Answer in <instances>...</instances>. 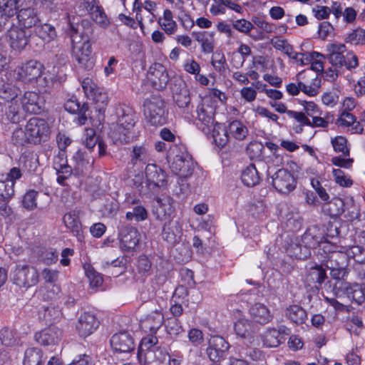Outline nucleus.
Masks as SVG:
<instances>
[{
	"mask_svg": "<svg viewBox=\"0 0 365 365\" xmlns=\"http://www.w3.org/2000/svg\"><path fill=\"white\" fill-rule=\"evenodd\" d=\"M9 42L11 48L16 51H21L29 44L31 36L30 31L19 27H12L8 31Z\"/></svg>",
	"mask_w": 365,
	"mask_h": 365,
	"instance_id": "14",
	"label": "nucleus"
},
{
	"mask_svg": "<svg viewBox=\"0 0 365 365\" xmlns=\"http://www.w3.org/2000/svg\"><path fill=\"white\" fill-rule=\"evenodd\" d=\"M14 182L12 180H0V200L10 201L14 195Z\"/></svg>",
	"mask_w": 365,
	"mask_h": 365,
	"instance_id": "46",
	"label": "nucleus"
},
{
	"mask_svg": "<svg viewBox=\"0 0 365 365\" xmlns=\"http://www.w3.org/2000/svg\"><path fill=\"white\" fill-rule=\"evenodd\" d=\"M332 173L335 182L340 186L349 187L352 185V180L341 169H334Z\"/></svg>",
	"mask_w": 365,
	"mask_h": 365,
	"instance_id": "57",
	"label": "nucleus"
},
{
	"mask_svg": "<svg viewBox=\"0 0 365 365\" xmlns=\"http://www.w3.org/2000/svg\"><path fill=\"white\" fill-rule=\"evenodd\" d=\"M21 0H0V11L10 17L17 14Z\"/></svg>",
	"mask_w": 365,
	"mask_h": 365,
	"instance_id": "47",
	"label": "nucleus"
},
{
	"mask_svg": "<svg viewBox=\"0 0 365 365\" xmlns=\"http://www.w3.org/2000/svg\"><path fill=\"white\" fill-rule=\"evenodd\" d=\"M163 322L164 316L163 313L160 311L155 310L148 314L145 319L140 322V326L152 333H156L163 325Z\"/></svg>",
	"mask_w": 365,
	"mask_h": 365,
	"instance_id": "29",
	"label": "nucleus"
},
{
	"mask_svg": "<svg viewBox=\"0 0 365 365\" xmlns=\"http://www.w3.org/2000/svg\"><path fill=\"white\" fill-rule=\"evenodd\" d=\"M156 202L157 205L154 211L156 218L160 221L173 220L171 217L174 212L173 200L170 197H165L164 198H158Z\"/></svg>",
	"mask_w": 365,
	"mask_h": 365,
	"instance_id": "23",
	"label": "nucleus"
},
{
	"mask_svg": "<svg viewBox=\"0 0 365 365\" xmlns=\"http://www.w3.org/2000/svg\"><path fill=\"white\" fill-rule=\"evenodd\" d=\"M165 327L168 334L172 336H176L183 331V329L180 321L175 317L169 318L168 319Z\"/></svg>",
	"mask_w": 365,
	"mask_h": 365,
	"instance_id": "56",
	"label": "nucleus"
},
{
	"mask_svg": "<svg viewBox=\"0 0 365 365\" xmlns=\"http://www.w3.org/2000/svg\"><path fill=\"white\" fill-rule=\"evenodd\" d=\"M332 247L329 243L324 245L322 250L326 256L323 262L327 268L330 269L331 277L337 282H341L344 280L349 273L347 255L344 251L331 250Z\"/></svg>",
	"mask_w": 365,
	"mask_h": 365,
	"instance_id": "4",
	"label": "nucleus"
},
{
	"mask_svg": "<svg viewBox=\"0 0 365 365\" xmlns=\"http://www.w3.org/2000/svg\"><path fill=\"white\" fill-rule=\"evenodd\" d=\"M99 322L96 316L89 312L81 314L76 324V329L81 336L91 335L98 327Z\"/></svg>",
	"mask_w": 365,
	"mask_h": 365,
	"instance_id": "20",
	"label": "nucleus"
},
{
	"mask_svg": "<svg viewBox=\"0 0 365 365\" xmlns=\"http://www.w3.org/2000/svg\"><path fill=\"white\" fill-rule=\"evenodd\" d=\"M347 255V259H354L356 262L363 263L365 260V250L358 245H354L346 248L344 251Z\"/></svg>",
	"mask_w": 365,
	"mask_h": 365,
	"instance_id": "54",
	"label": "nucleus"
},
{
	"mask_svg": "<svg viewBox=\"0 0 365 365\" xmlns=\"http://www.w3.org/2000/svg\"><path fill=\"white\" fill-rule=\"evenodd\" d=\"M284 340L274 328H268L264 335L263 344L267 347H277Z\"/></svg>",
	"mask_w": 365,
	"mask_h": 365,
	"instance_id": "43",
	"label": "nucleus"
},
{
	"mask_svg": "<svg viewBox=\"0 0 365 365\" xmlns=\"http://www.w3.org/2000/svg\"><path fill=\"white\" fill-rule=\"evenodd\" d=\"M346 42L352 45H365V29L358 27L346 37Z\"/></svg>",
	"mask_w": 365,
	"mask_h": 365,
	"instance_id": "48",
	"label": "nucleus"
},
{
	"mask_svg": "<svg viewBox=\"0 0 365 365\" xmlns=\"http://www.w3.org/2000/svg\"><path fill=\"white\" fill-rule=\"evenodd\" d=\"M331 52L328 55L327 59L331 67L325 71L327 77L334 80L338 76L345 71L351 70L358 66V58L353 52H347L344 54L345 46L344 44L331 45Z\"/></svg>",
	"mask_w": 365,
	"mask_h": 365,
	"instance_id": "1",
	"label": "nucleus"
},
{
	"mask_svg": "<svg viewBox=\"0 0 365 365\" xmlns=\"http://www.w3.org/2000/svg\"><path fill=\"white\" fill-rule=\"evenodd\" d=\"M212 137L217 146L224 147L228 142L230 135L228 134L227 130L222 129L221 134L219 130H217L215 128H214Z\"/></svg>",
	"mask_w": 365,
	"mask_h": 365,
	"instance_id": "64",
	"label": "nucleus"
},
{
	"mask_svg": "<svg viewBox=\"0 0 365 365\" xmlns=\"http://www.w3.org/2000/svg\"><path fill=\"white\" fill-rule=\"evenodd\" d=\"M274 187L281 193H289L296 187V180L293 175L286 169H279L272 178Z\"/></svg>",
	"mask_w": 365,
	"mask_h": 365,
	"instance_id": "11",
	"label": "nucleus"
},
{
	"mask_svg": "<svg viewBox=\"0 0 365 365\" xmlns=\"http://www.w3.org/2000/svg\"><path fill=\"white\" fill-rule=\"evenodd\" d=\"M156 336L143 338L138 347V359L144 365H170V356L165 349L157 346Z\"/></svg>",
	"mask_w": 365,
	"mask_h": 365,
	"instance_id": "2",
	"label": "nucleus"
},
{
	"mask_svg": "<svg viewBox=\"0 0 365 365\" xmlns=\"http://www.w3.org/2000/svg\"><path fill=\"white\" fill-rule=\"evenodd\" d=\"M99 140L98 137L96 135V131L93 128H86L85 130L84 138L83 139V144L86 147L92 150Z\"/></svg>",
	"mask_w": 365,
	"mask_h": 365,
	"instance_id": "59",
	"label": "nucleus"
},
{
	"mask_svg": "<svg viewBox=\"0 0 365 365\" xmlns=\"http://www.w3.org/2000/svg\"><path fill=\"white\" fill-rule=\"evenodd\" d=\"M89 98H91L94 101L96 104V109L99 113H104L108 102V96L106 93H102L98 89L94 93V95L91 96Z\"/></svg>",
	"mask_w": 365,
	"mask_h": 365,
	"instance_id": "55",
	"label": "nucleus"
},
{
	"mask_svg": "<svg viewBox=\"0 0 365 365\" xmlns=\"http://www.w3.org/2000/svg\"><path fill=\"white\" fill-rule=\"evenodd\" d=\"M21 109L29 114H38L43 110V101L36 92L26 91L21 99Z\"/></svg>",
	"mask_w": 365,
	"mask_h": 365,
	"instance_id": "19",
	"label": "nucleus"
},
{
	"mask_svg": "<svg viewBox=\"0 0 365 365\" xmlns=\"http://www.w3.org/2000/svg\"><path fill=\"white\" fill-rule=\"evenodd\" d=\"M11 141L16 146H24L30 144V138L27 135L26 129L16 128L12 133Z\"/></svg>",
	"mask_w": 365,
	"mask_h": 365,
	"instance_id": "49",
	"label": "nucleus"
},
{
	"mask_svg": "<svg viewBox=\"0 0 365 365\" xmlns=\"http://www.w3.org/2000/svg\"><path fill=\"white\" fill-rule=\"evenodd\" d=\"M140 240L139 233L135 228L125 227L120 232V247L129 252L135 249Z\"/></svg>",
	"mask_w": 365,
	"mask_h": 365,
	"instance_id": "22",
	"label": "nucleus"
},
{
	"mask_svg": "<svg viewBox=\"0 0 365 365\" xmlns=\"http://www.w3.org/2000/svg\"><path fill=\"white\" fill-rule=\"evenodd\" d=\"M149 152L145 146L135 145L130 154V164L133 168L140 170L149 160Z\"/></svg>",
	"mask_w": 365,
	"mask_h": 365,
	"instance_id": "26",
	"label": "nucleus"
},
{
	"mask_svg": "<svg viewBox=\"0 0 365 365\" xmlns=\"http://www.w3.org/2000/svg\"><path fill=\"white\" fill-rule=\"evenodd\" d=\"M19 90L14 86L6 83L0 88V98L10 102L16 100L18 96Z\"/></svg>",
	"mask_w": 365,
	"mask_h": 365,
	"instance_id": "53",
	"label": "nucleus"
},
{
	"mask_svg": "<svg viewBox=\"0 0 365 365\" xmlns=\"http://www.w3.org/2000/svg\"><path fill=\"white\" fill-rule=\"evenodd\" d=\"M145 176L150 183L155 186H163L166 181L165 172L155 163H148L145 167Z\"/></svg>",
	"mask_w": 365,
	"mask_h": 365,
	"instance_id": "25",
	"label": "nucleus"
},
{
	"mask_svg": "<svg viewBox=\"0 0 365 365\" xmlns=\"http://www.w3.org/2000/svg\"><path fill=\"white\" fill-rule=\"evenodd\" d=\"M38 192L34 190L28 191L24 196L22 201L23 206L28 210H34L36 206V197L38 196Z\"/></svg>",
	"mask_w": 365,
	"mask_h": 365,
	"instance_id": "58",
	"label": "nucleus"
},
{
	"mask_svg": "<svg viewBox=\"0 0 365 365\" xmlns=\"http://www.w3.org/2000/svg\"><path fill=\"white\" fill-rule=\"evenodd\" d=\"M46 357L43 351L36 347L29 348L24 354V365H43Z\"/></svg>",
	"mask_w": 365,
	"mask_h": 365,
	"instance_id": "32",
	"label": "nucleus"
},
{
	"mask_svg": "<svg viewBox=\"0 0 365 365\" xmlns=\"http://www.w3.org/2000/svg\"><path fill=\"white\" fill-rule=\"evenodd\" d=\"M241 179L245 185L254 187L259 183L261 177L255 165L250 164L242 170Z\"/></svg>",
	"mask_w": 365,
	"mask_h": 365,
	"instance_id": "33",
	"label": "nucleus"
},
{
	"mask_svg": "<svg viewBox=\"0 0 365 365\" xmlns=\"http://www.w3.org/2000/svg\"><path fill=\"white\" fill-rule=\"evenodd\" d=\"M194 39L200 43L202 52L211 53L215 45V33L207 31H192L191 34Z\"/></svg>",
	"mask_w": 365,
	"mask_h": 365,
	"instance_id": "24",
	"label": "nucleus"
},
{
	"mask_svg": "<svg viewBox=\"0 0 365 365\" xmlns=\"http://www.w3.org/2000/svg\"><path fill=\"white\" fill-rule=\"evenodd\" d=\"M271 43L274 48L281 51L290 58L298 60V56L299 55L304 56L303 53L295 52L292 46H291L285 39L280 37H275L272 38Z\"/></svg>",
	"mask_w": 365,
	"mask_h": 365,
	"instance_id": "39",
	"label": "nucleus"
},
{
	"mask_svg": "<svg viewBox=\"0 0 365 365\" xmlns=\"http://www.w3.org/2000/svg\"><path fill=\"white\" fill-rule=\"evenodd\" d=\"M20 165L24 171L32 173L38 166V158L31 153H25L19 159Z\"/></svg>",
	"mask_w": 365,
	"mask_h": 365,
	"instance_id": "40",
	"label": "nucleus"
},
{
	"mask_svg": "<svg viewBox=\"0 0 365 365\" xmlns=\"http://www.w3.org/2000/svg\"><path fill=\"white\" fill-rule=\"evenodd\" d=\"M11 279L18 287L28 289L38 282L39 274L34 267L19 265L11 273Z\"/></svg>",
	"mask_w": 365,
	"mask_h": 365,
	"instance_id": "7",
	"label": "nucleus"
},
{
	"mask_svg": "<svg viewBox=\"0 0 365 365\" xmlns=\"http://www.w3.org/2000/svg\"><path fill=\"white\" fill-rule=\"evenodd\" d=\"M327 279L326 270L322 265L315 264L309 268L306 274V281L309 284L322 285Z\"/></svg>",
	"mask_w": 365,
	"mask_h": 365,
	"instance_id": "34",
	"label": "nucleus"
},
{
	"mask_svg": "<svg viewBox=\"0 0 365 365\" xmlns=\"http://www.w3.org/2000/svg\"><path fill=\"white\" fill-rule=\"evenodd\" d=\"M324 210L330 216H339L345 211L344 200L335 197L324 205Z\"/></svg>",
	"mask_w": 365,
	"mask_h": 365,
	"instance_id": "41",
	"label": "nucleus"
},
{
	"mask_svg": "<svg viewBox=\"0 0 365 365\" xmlns=\"http://www.w3.org/2000/svg\"><path fill=\"white\" fill-rule=\"evenodd\" d=\"M21 108V107H20L17 99L10 101L6 110L7 118L12 123L19 122L21 118L20 115Z\"/></svg>",
	"mask_w": 365,
	"mask_h": 365,
	"instance_id": "50",
	"label": "nucleus"
},
{
	"mask_svg": "<svg viewBox=\"0 0 365 365\" xmlns=\"http://www.w3.org/2000/svg\"><path fill=\"white\" fill-rule=\"evenodd\" d=\"M27 135L30 138V144L38 145L46 141L50 133V128L46 120L33 117L26 125Z\"/></svg>",
	"mask_w": 365,
	"mask_h": 365,
	"instance_id": "6",
	"label": "nucleus"
},
{
	"mask_svg": "<svg viewBox=\"0 0 365 365\" xmlns=\"http://www.w3.org/2000/svg\"><path fill=\"white\" fill-rule=\"evenodd\" d=\"M345 209L347 210L349 217L351 220L359 219L360 217L359 208L356 206L352 197H347L345 201Z\"/></svg>",
	"mask_w": 365,
	"mask_h": 365,
	"instance_id": "63",
	"label": "nucleus"
},
{
	"mask_svg": "<svg viewBox=\"0 0 365 365\" xmlns=\"http://www.w3.org/2000/svg\"><path fill=\"white\" fill-rule=\"evenodd\" d=\"M194 168L195 165L192 159L185 153L175 155L170 165L172 172L181 178L190 176Z\"/></svg>",
	"mask_w": 365,
	"mask_h": 365,
	"instance_id": "12",
	"label": "nucleus"
},
{
	"mask_svg": "<svg viewBox=\"0 0 365 365\" xmlns=\"http://www.w3.org/2000/svg\"><path fill=\"white\" fill-rule=\"evenodd\" d=\"M285 316L297 325L303 324L307 319L306 310L296 304L291 305L286 309Z\"/></svg>",
	"mask_w": 365,
	"mask_h": 365,
	"instance_id": "35",
	"label": "nucleus"
},
{
	"mask_svg": "<svg viewBox=\"0 0 365 365\" xmlns=\"http://www.w3.org/2000/svg\"><path fill=\"white\" fill-rule=\"evenodd\" d=\"M288 252L291 256L299 259L307 258V255L309 254L306 247H302L298 244L292 245L290 247L288 248Z\"/></svg>",
	"mask_w": 365,
	"mask_h": 365,
	"instance_id": "62",
	"label": "nucleus"
},
{
	"mask_svg": "<svg viewBox=\"0 0 365 365\" xmlns=\"http://www.w3.org/2000/svg\"><path fill=\"white\" fill-rule=\"evenodd\" d=\"M93 34V29L88 28L85 33L82 34L81 38L83 41L80 47L73 46L74 57L79 65L86 69L93 68L94 63L92 58V49L90 43V36Z\"/></svg>",
	"mask_w": 365,
	"mask_h": 365,
	"instance_id": "8",
	"label": "nucleus"
},
{
	"mask_svg": "<svg viewBox=\"0 0 365 365\" xmlns=\"http://www.w3.org/2000/svg\"><path fill=\"white\" fill-rule=\"evenodd\" d=\"M62 336V331L55 326H50L35 334L36 341L43 346L57 344Z\"/></svg>",
	"mask_w": 365,
	"mask_h": 365,
	"instance_id": "21",
	"label": "nucleus"
},
{
	"mask_svg": "<svg viewBox=\"0 0 365 365\" xmlns=\"http://www.w3.org/2000/svg\"><path fill=\"white\" fill-rule=\"evenodd\" d=\"M148 79L155 89L163 90L169 81L166 68L159 63L153 64L149 68Z\"/></svg>",
	"mask_w": 365,
	"mask_h": 365,
	"instance_id": "16",
	"label": "nucleus"
},
{
	"mask_svg": "<svg viewBox=\"0 0 365 365\" xmlns=\"http://www.w3.org/2000/svg\"><path fill=\"white\" fill-rule=\"evenodd\" d=\"M235 331L237 336L242 339L252 338L257 331V326L246 319H240L235 323Z\"/></svg>",
	"mask_w": 365,
	"mask_h": 365,
	"instance_id": "30",
	"label": "nucleus"
},
{
	"mask_svg": "<svg viewBox=\"0 0 365 365\" xmlns=\"http://www.w3.org/2000/svg\"><path fill=\"white\" fill-rule=\"evenodd\" d=\"M17 333L14 329L4 327L0 330V341L6 346H11L17 343Z\"/></svg>",
	"mask_w": 365,
	"mask_h": 365,
	"instance_id": "45",
	"label": "nucleus"
},
{
	"mask_svg": "<svg viewBox=\"0 0 365 365\" xmlns=\"http://www.w3.org/2000/svg\"><path fill=\"white\" fill-rule=\"evenodd\" d=\"M42 65L36 61H29L19 68L16 73V79L29 82L37 79L42 74Z\"/></svg>",
	"mask_w": 365,
	"mask_h": 365,
	"instance_id": "18",
	"label": "nucleus"
},
{
	"mask_svg": "<svg viewBox=\"0 0 365 365\" xmlns=\"http://www.w3.org/2000/svg\"><path fill=\"white\" fill-rule=\"evenodd\" d=\"M75 162L74 170L77 174L83 173L88 168H92L94 159L86 150H78L73 156Z\"/></svg>",
	"mask_w": 365,
	"mask_h": 365,
	"instance_id": "28",
	"label": "nucleus"
},
{
	"mask_svg": "<svg viewBox=\"0 0 365 365\" xmlns=\"http://www.w3.org/2000/svg\"><path fill=\"white\" fill-rule=\"evenodd\" d=\"M63 222L65 225L75 235L79 241L83 239V228L76 212H69L64 215Z\"/></svg>",
	"mask_w": 365,
	"mask_h": 365,
	"instance_id": "31",
	"label": "nucleus"
},
{
	"mask_svg": "<svg viewBox=\"0 0 365 365\" xmlns=\"http://www.w3.org/2000/svg\"><path fill=\"white\" fill-rule=\"evenodd\" d=\"M98 3V0H79L78 9L80 15L90 14L91 11L95 9Z\"/></svg>",
	"mask_w": 365,
	"mask_h": 365,
	"instance_id": "60",
	"label": "nucleus"
},
{
	"mask_svg": "<svg viewBox=\"0 0 365 365\" xmlns=\"http://www.w3.org/2000/svg\"><path fill=\"white\" fill-rule=\"evenodd\" d=\"M110 346L115 352L130 353L134 350L135 344L132 336L127 331H120L112 336Z\"/></svg>",
	"mask_w": 365,
	"mask_h": 365,
	"instance_id": "15",
	"label": "nucleus"
},
{
	"mask_svg": "<svg viewBox=\"0 0 365 365\" xmlns=\"http://www.w3.org/2000/svg\"><path fill=\"white\" fill-rule=\"evenodd\" d=\"M249 312L252 319L260 324H266L273 318L269 309L261 303L253 304L250 308Z\"/></svg>",
	"mask_w": 365,
	"mask_h": 365,
	"instance_id": "27",
	"label": "nucleus"
},
{
	"mask_svg": "<svg viewBox=\"0 0 365 365\" xmlns=\"http://www.w3.org/2000/svg\"><path fill=\"white\" fill-rule=\"evenodd\" d=\"M164 222L161 233L162 237L164 240L173 243L176 240L178 234L180 232L179 222L173 220Z\"/></svg>",
	"mask_w": 365,
	"mask_h": 365,
	"instance_id": "36",
	"label": "nucleus"
},
{
	"mask_svg": "<svg viewBox=\"0 0 365 365\" xmlns=\"http://www.w3.org/2000/svg\"><path fill=\"white\" fill-rule=\"evenodd\" d=\"M334 150L336 153H341L344 156L349 155V148L347 146V140L345 137L338 135L331 140Z\"/></svg>",
	"mask_w": 365,
	"mask_h": 365,
	"instance_id": "51",
	"label": "nucleus"
},
{
	"mask_svg": "<svg viewBox=\"0 0 365 365\" xmlns=\"http://www.w3.org/2000/svg\"><path fill=\"white\" fill-rule=\"evenodd\" d=\"M287 115L299 123L298 125L293 127L294 130L297 133H301L304 125L309 126V125H311L309 117L304 113L288 110Z\"/></svg>",
	"mask_w": 365,
	"mask_h": 365,
	"instance_id": "44",
	"label": "nucleus"
},
{
	"mask_svg": "<svg viewBox=\"0 0 365 365\" xmlns=\"http://www.w3.org/2000/svg\"><path fill=\"white\" fill-rule=\"evenodd\" d=\"M232 27L237 31L250 36L255 40H257V38L253 37V36L250 34L251 31L255 29L252 22H250L245 19H241L235 21L232 24Z\"/></svg>",
	"mask_w": 365,
	"mask_h": 365,
	"instance_id": "52",
	"label": "nucleus"
},
{
	"mask_svg": "<svg viewBox=\"0 0 365 365\" xmlns=\"http://www.w3.org/2000/svg\"><path fill=\"white\" fill-rule=\"evenodd\" d=\"M173 98L180 109L188 108L191 102L190 91L183 81H177L172 86Z\"/></svg>",
	"mask_w": 365,
	"mask_h": 365,
	"instance_id": "17",
	"label": "nucleus"
},
{
	"mask_svg": "<svg viewBox=\"0 0 365 365\" xmlns=\"http://www.w3.org/2000/svg\"><path fill=\"white\" fill-rule=\"evenodd\" d=\"M39 259L41 262L47 265L54 264L58 259V252L52 249L45 250L41 252L39 255Z\"/></svg>",
	"mask_w": 365,
	"mask_h": 365,
	"instance_id": "61",
	"label": "nucleus"
},
{
	"mask_svg": "<svg viewBox=\"0 0 365 365\" xmlns=\"http://www.w3.org/2000/svg\"><path fill=\"white\" fill-rule=\"evenodd\" d=\"M144 115L148 121L153 125H162L166 123L165 103L158 96L146 99L143 104Z\"/></svg>",
	"mask_w": 365,
	"mask_h": 365,
	"instance_id": "5",
	"label": "nucleus"
},
{
	"mask_svg": "<svg viewBox=\"0 0 365 365\" xmlns=\"http://www.w3.org/2000/svg\"><path fill=\"white\" fill-rule=\"evenodd\" d=\"M158 23L168 35L174 34L178 29V24L173 20V13L170 9L164 11L163 16L158 19Z\"/></svg>",
	"mask_w": 365,
	"mask_h": 365,
	"instance_id": "38",
	"label": "nucleus"
},
{
	"mask_svg": "<svg viewBox=\"0 0 365 365\" xmlns=\"http://www.w3.org/2000/svg\"><path fill=\"white\" fill-rule=\"evenodd\" d=\"M118 121L113 132V137L121 143H129L135 137V125L136 115L133 110L128 106L117 108Z\"/></svg>",
	"mask_w": 365,
	"mask_h": 365,
	"instance_id": "3",
	"label": "nucleus"
},
{
	"mask_svg": "<svg viewBox=\"0 0 365 365\" xmlns=\"http://www.w3.org/2000/svg\"><path fill=\"white\" fill-rule=\"evenodd\" d=\"M227 130L230 137L237 140H245L249 133L247 126L242 121L237 120L230 122Z\"/></svg>",
	"mask_w": 365,
	"mask_h": 365,
	"instance_id": "37",
	"label": "nucleus"
},
{
	"mask_svg": "<svg viewBox=\"0 0 365 365\" xmlns=\"http://www.w3.org/2000/svg\"><path fill=\"white\" fill-rule=\"evenodd\" d=\"M335 290L343 291L347 297L357 304H361L365 301V282L361 284H349L344 280L336 282L334 284Z\"/></svg>",
	"mask_w": 365,
	"mask_h": 365,
	"instance_id": "10",
	"label": "nucleus"
},
{
	"mask_svg": "<svg viewBox=\"0 0 365 365\" xmlns=\"http://www.w3.org/2000/svg\"><path fill=\"white\" fill-rule=\"evenodd\" d=\"M89 16L93 21L102 28H107L110 25V21L102 6L98 3L95 9L91 11Z\"/></svg>",
	"mask_w": 365,
	"mask_h": 365,
	"instance_id": "42",
	"label": "nucleus"
},
{
	"mask_svg": "<svg viewBox=\"0 0 365 365\" xmlns=\"http://www.w3.org/2000/svg\"><path fill=\"white\" fill-rule=\"evenodd\" d=\"M230 345L225 339L220 336H212L208 341L206 352L209 359L213 362H220L224 359Z\"/></svg>",
	"mask_w": 365,
	"mask_h": 365,
	"instance_id": "9",
	"label": "nucleus"
},
{
	"mask_svg": "<svg viewBox=\"0 0 365 365\" xmlns=\"http://www.w3.org/2000/svg\"><path fill=\"white\" fill-rule=\"evenodd\" d=\"M215 108L211 99L207 98L202 99L196 108V119L203 124L210 130L214 125V115Z\"/></svg>",
	"mask_w": 365,
	"mask_h": 365,
	"instance_id": "13",
	"label": "nucleus"
}]
</instances>
